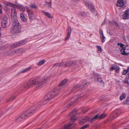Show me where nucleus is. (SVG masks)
Instances as JSON below:
<instances>
[{
	"label": "nucleus",
	"instance_id": "1a4fd4ad",
	"mask_svg": "<svg viewBox=\"0 0 129 129\" xmlns=\"http://www.w3.org/2000/svg\"><path fill=\"white\" fill-rule=\"evenodd\" d=\"M76 124L74 123H70L69 124H65L61 129H73Z\"/></svg>",
	"mask_w": 129,
	"mask_h": 129
},
{
	"label": "nucleus",
	"instance_id": "13d9d810",
	"mask_svg": "<svg viewBox=\"0 0 129 129\" xmlns=\"http://www.w3.org/2000/svg\"><path fill=\"white\" fill-rule=\"evenodd\" d=\"M6 5H8V4H6Z\"/></svg>",
	"mask_w": 129,
	"mask_h": 129
},
{
	"label": "nucleus",
	"instance_id": "4c0bfd02",
	"mask_svg": "<svg viewBox=\"0 0 129 129\" xmlns=\"http://www.w3.org/2000/svg\"><path fill=\"white\" fill-rule=\"evenodd\" d=\"M10 47L11 48H14L16 47L15 44L14 43L13 44L11 45L10 46Z\"/></svg>",
	"mask_w": 129,
	"mask_h": 129
},
{
	"label": "nucleus",
	"instance_id": "bb28decb",
	"mask_svg": "<svg viewBox=\"0 0 129 129\" xmlns=\"http://www.w3.org/2000/svg\"><path fill=\"white\" fill-rule=\"evenodd\" d=\"M16 15V12L15 8H13L12 9L11 16H14Z\"/></svg>",
	"mask_w": 129,
	"mask_h": 129
},
{
	"label": "nucleus",
	"instance_id": "0eeeda50",
	"mask_svg": "<svg viewBox=\"0 0 129 129\" xmlns=\"http://www.w3.org/2000/svg\"><path fill=\"white\" fill-rule=\"evenodd\" d=\"M8 22V18L7 16L4 15L2 18V26L3 28H5Z\"/></svg>",
	"mask_w": 129,
	"mask_h": 129
},
{
	"label": "nucleus",
	"instance_id": "412c9836",
	"mask_svg": "<svg viewBox=\"0 0 129 129\" xmlns=\"http://www.w3.org/2000/svg\"><path fill=\"white\" fill-rule=\"evenodd\" d=\"M68 31V32L67 34V37L65 39V41H66L70 37L71 32V27H69Z\"/></svg>",
	"mask_w": 129,
	"mask_h": 129
},
{
	"label": "nucleus",
	"instance_id": "4be33fe9",
	"mask_svg": "<svg viewBox=\"0 0 129 129\" xmlns=\"http://www.w3.org/2000/svg\"><path fill=\"white\" fill-rule=\"evenodd\" d=\"M68 80L67 79H66L64 80H63L62 81L59 83L58 85V86L60 87L64 85L65 84H66L67 83Z\"/></svg>",
	"mask_w": 129,
	"mask_h": 129
},
{
	"label": "nucleus",
	"instance_id": "b1692460",
	"mask_svg": "<svg viewBox=\"0 0 129 129\" xmlns=\"http://www.w3.org/2000/svg\"><path fill=\"white\" fill-rule=\"evenodd\" d=\"M42 12L47 17L49 18H52V16L51 15L50 13H49L45 12L44 11H42Z\"/></svg>",
	"mask_w": 129,
	"mask_h": 129
},
{
	"label": "nucleus",
	"instance_id": "7c9ffc66",
	"mask_svg": "<svg viewBox=\"0 0 129 129\" xmlns=\"http://www.w3.org/2000/svg\"><path fill=\"white\" fill-rule=\"evenodd\" d=\"M46 61L44 59L41 60L38 62V65L39 66H40L44 63L46 62Z\"/></svg>",
	"mask_w": 129,
	"mask_h": 129
},
{
	"label": "nucleus",
	"instance_id": "ea45409f",
	"mask_svg": "<svg viewBox=\"0 0 129 129\" xmlns=\"http://www.w3.org/2000/svg\"><path fill=\"white\" fill-rule=\"evenodd\" d=\"M89 126V125L88 124H86V125L84 126H82V127H81L80 129H84L85 128H86L87 127Z\"/></svg>",
	"mask_w": 129,
	"mask_h": 129
},
{
	"label": "nucleus",
	"instance_id": "a18cd8bd",
	"mask_svg": "<svg viewBox=\"0 0 129 129\" xmlns=\"http://www.w3.org/2000/svg\"><path fill=\"white\" fill-rule=\"evenodd\" d=\"M115 67L112 66V67L110 68V71H112L113 70H115Z\"/></svg>",
	"mask_w": 129,
	"mask_h": 129
},
{
	"label": "nucleus",
	"instance_id": "dca6fc26",
	"mask_svg": "<svg viewBox=\"0 0 129 129\" xmlns=\"http://www.w3.org/2000/svg\"><path fill=\"white\" fill-rule=\"evenodd\" d=\"M64 62H63L56 63L53 65L52 68H55L58 67H60L61 66H64Z\"/></svg>",
	"mask_w": 129,
	"mask_h": 129
},
{
	"label": "nucleus",
	"instance_id": "c03bdc74",
	"mask_svg": "<svg viewBox=\"0 0 129 129\" xmlns=\"http://www.w3.org/2000/svg\"><path fill=\"white\" fill-rule=\"evenodd\" d=\"M117 45L118 46L120 45V47L121 48L122 47H123V46H124L125 45L124 44H121V43H118L117 44Z\"/></svg>",
	"mask_w": 129,
	"mask_h": 129
},
{
	"label": "nucleus",
	"instance_id": "aec40b11",
	"mask_svg": "<svg viewBox=\"0 0 129 129\" xmlns=\"http://www.w3.org/2000/svg\"><path fill=\"white\" fill-rule=\"evenodd\" d=\"M94 80L96 81H99L102 83L103 82L102 78L98 74H97L95 76Z\"/></svg>",
	"mask_w": 129,
	"mask_h": 129
},
{
	"label": "nucleus",
	"instance_id": "9d476101",
	"mask_svg": "<svg viewBox=\"0 0 129 129\" xmlns=\"http://www.w3.org/2000/svg\"><path fill=\"white\" fill-rule=\"evenodd\" d=\"M76 63L77 62L75 61H68L65 63H64V66L68 67L73 65L75 66L76 64Z\"/></svg>",
	"mask_w": 129,
	"mask_h": 129
},
{
	"label": "nucleus",
	"instance_id": "72a5a7b5",
	"mask_svg": "<svg viewBox=\"0 0 129 129\" xmlns=\"http://www.w3.org/2000/svg\"><path fill=\"white\" fill-rule=\"evenodd\" d=\"M7 48V47L6 46H0V51L6 50Z\"/></svg>",
	"mask_w": 129,
	"mask_h": 129
},
{
	"label": "nucleus",
	"instance_id": "4d7b16f0",
	"mask_svg": "<svg viewBox=\"0 0 129 129\" xmlns=\"http://www.w3.org/2000/svg\"><path fill=\"white\" fill-rule=\"evenodd\" d=\"M110 119L109 120H110ZM107 120H108V119H107Z\"/></svg>",
	"mask_w": 129,
	"mask_h": 129
},
{
	"label": "nucleus",
	"instance_id": "bf43d9fd",
	"mask_svg": "<svg viewBox=\"0 0 129 129\" xmlns=\"http://www.w3.org/2000/svg\"><path fill=\"white\" fill-rule=\"evenodd\" d=\"M113 119H112V120H111V121L112 120H113Z\"/></svg>",
	"mask_w": 129,
	"mask_h": 129
},
{
	"label": "nucleus",
	"instance_id": "f704fd0d",
	"mask_svg": "<svg viewBox=\"0 0 129 129\" xmlns=\"http://www.w3.org/2000/svg\"><path fill=\"white\" fill-rule=\"evenodd\" d=\"M115 69L116 72L117 73H118L120 70V68L119 67L117 66H115Z\"/></svg>",
	"mask_w": 129,
	"mask_h": 129
},
{
	"label": "nucleus",
	"instance_id": "09e8293b",
	"mask_svg": "<svg viewBox=\"0 0 129 129\" xmlns=\"http://www.w3.org/2000/svg\"><path fill=\"white\" fill-rule=\"evenodd\" d=\"M3 114V112L1 111H0V117H1V116Z\"/></svg>",
	"mask_w": 129,
	"mask_h": 129
},
{
	"label": "nucleus",
	"instance_id": "7ed1b4c3",
	"mask_svg": "<svg viewBox=\"0 0 129 129\" xmlns=\"http://www.w3.org/2000/svg\"><path fill=\"white\" fill-rule=\"evenodd\" d=\"M20 25L17 20L13 21L12 28L11 32L12 34L16 35H18L21 33Z\"/></svg>",
	"mask_w": 129,
	"mask_h": 129
},
{
	"label": "nucleus",
	"instance_id": "c756f323",
	"mask_svg": "<svg viewBox=\"0 0 129 129\" xmlns=\"http://www.w3.org/2000/svg\"><path fill=\"white\" fill-rule=\"evenodd\" d=\"M106 116V115L104 113H103L101 114L100 116H99V119H102L105 117Z\"/></svg>",
	"mask_w": 129,
	"mask_h": 129
},
{
	"label": "nucleus",
	"instance_id": "5fc2aeb1",
	"mask_svg": "<svg viewBox=\"0 0 129 129\" xmlns=\"http://www.w3.org/2000/svg\"><path fill=\"white\" fill-rule=\"evenodd\" d=\"M14 51H12L11 50H10V53H11V52H12L13 53L14 52Z\"/></svg>",
	"mask_w": 129,
	"mask_h": 129
},
{
	"label": "nucleus",
	"instance_id": "2eb2a0df",
	"mask_svg": "<svg viewBox=\"0 0 129 129\" xmlns=\"http://www.w3.org/2000/svg\"><path fill=\"white\" fill-rule=\"evenodd\" d=\"M27 41L26 40H23L19 41L15 43L16 47H18L22 44H24L26 43Z\"/></svg>",
	"mask_w": 129,
	"mask_h": 129
},
{
	"label": "nucleus",
	"instance_id": "2f4dec72",
	"mask_svg": "<svg viewBox=\"0 0 129 129\" xmlns=\"http://www.w3.org/2000/svg\"><path fill=\"white\" fill-rule=\"evenodd\" d=\"M125 94L124 93H123L120 96V99L121 101L125 98Z\"/></svg>",
	"mask_w": 129,
	"mask_h": 129
},
{
	"label": "nucleus",
	"instance_id": "6e6d98bb",
	"mask_svg": "<svg viewBox=\"0 0 129 129\" xmlns=\"http://www.w3.org/2000/svg\"><path fill=\"white\" fill-rule=\"evenodd\" d=\"M0 8H2V5L1 4H0Z\"/></svg>",
	"mask_w": 129,
	"mask_h": 129
},
{
	"label": "nucleus",
	"instance_id": "5701e85b",
	"mask_svg": "<svg viewBox=\"0 0 129 129\" xmlns=\"http://www.w3.org/2000/svg\"><path fill=\"white\" fill-rule=\"evenodd\" d=\"M20 17L22 21L24 22H26L27 21V19L24 16V15L23 13H21L20 14Z\"/></svg>",
	"mask_w": 129,
	"mask_h": 129
},
{
	"label": "nucleus",
	"instance_id": "423d86ee",
	"mask_svg": "<svg viewBox=\"0 0 129 129\" xmlns=\"http://www.w3.org/2000/svg\"><path fill=\"white\" fill-rule=\"evenodd\" d=\"M89 83H87L85 81L83 82L81 85H77L75 86L72 89V91H74L78 89L81 90H82L85 89V87H87L89 84Z\"/></svg>",
	"mask_w": 129,
	"mask_h": 129
},
{
	"label": "nucleus",
	"instance_id": "cd10ccee",
	"mask_svg": "<svg viewBox=\"0 0 129 129\" xmlns=\"http://www.w3.org/2000/svg\"><path fill=\"white\" fill-rule=\"evenodd\" d=\"M22 119L21 118V117L20 115L15 119V121L16 122H18L22 121Z\"/></svg>",
	"mask_w": 129,
	"mask_h": 129
},
{
	"label": "nucleus",
	"instance_id": "39448f33",
	"mask_svg": "<svg viewBox=\"0 0 129 129\" xmlns=\"http://www.w3.org/2000/svg\"><path fill=\"white\" fill-rule=\"evenodd\" d=\"M81 99V96H76L72 98L71 100H70L65 104V109H66L70 107L73 104H75V103L77 101H79Z\"/></svg>",
	"mask_w": 129,
	"mask_h": 129
},
{
	"label": "nucleus",
	"instance_id": "c85d7f7f",
	"mask_svg": "<svg viewBox=\"0 0 129 129\" xmlns=\"http://www.w3.org/2000/svg\"><path fill=\"white\" fill-rule=\"evenodd\" d=\"M23 51V50L21 48L18 49L16 51H14V52L15 53H21Z\"/></svg>",
	"mask_w": 129,
	"mask_h": 129
},
{
	"label": "nucleus",
	"instance_id": "79ce46f5",
	"mask_svg": "<svg viewBox=\"0 0 129 129\" xmlns=\"http://www.w3.org/2000/svg\"><path fill=\"white\" fill-rule=\"evenodd\" d=\"M125 103L126 104L129 105V96L125 101Z\"/></svg>",
	"mask_w": 129,
	"mask_h": 129
},
{
	"label": "nucleus",
	"instance_id": "a211bd4d",
	"mask_svg": "<svg viewBox=\"0 0 129 129\" xmlns=\"http://www.w3.org/2000/svg\"><path fill=\"white\" fill-rule=\"evenodd\" d=\"M124 4V0H119L117 1L116 3L117 6L119 7H122Z\"/></svg>",
	"mask_w": 129,
	"mask_h": 129
},
{
	"label": "nucleus",
	"instance_id": "473e14b6",
	"mask_svg": "<svg viewBox=\"0 0 129 129\" xmlns=\"http://www.w3.org/2000/svg\"><path fill=\"white\" fill-rule=\"evenodd\" d=\"M51 5H52L51 2H48V3L47 2V4H44V5L45 6H49V7H48V8H50L51 7Z\"/></svg>",
	"mask_w": 129,
	"mask_h": 129
},
{
	"label": "nucleus",
	"instance_id": "58836bf2",
	"mask_svg": "<svg viewBox=\"0 0 129 129\" xmlns=\"http://www.w3.org/2000/svg\"><path fill=\"white\" fill-rule=\"evenodd\" d=\"M97 46V48L98 49V50L99 51V52H101L102 50V49L101 46Z\"/></svg>",
	"mask_w": 129,
	"mask_h": 129
},
{
	"label": "nucleus",
	"instance_id": "6ab92c4d",
	"mask_svg": "<svg viewBox=\"0 0 129 129\" xmlns=\"http://www.w3.org/2000/svg\"><path fill=\"white\" fill-rule=\"evenodd\" d=\"M121 48L122 49L120 50V51L121 52V54L123 55H126L129 54V52H128L127 53L125 52V46H123V47H122Z\"/></svg>",
	"mask_w": 129,
	"mask_h": 129
},
{
	"label": "nucleus",
	"instance_id": "f8f14e48",
	"mask_svg": "<svg viewBox=\"0 0 129 129\" xmlns=\"http://www.w3.org/2000/svg\"><path fill=\"white\" fill-rule=\"evenodd\" d=\"M122 17L124 19H127L129 18V9L125 11L122 15Z\"/></svg>",
	"mask_w": 129,
	"mask_h": 129
},
{
	"label": "nucleus",
	"instance_id": "f03ea898",
	"mask_svg": "<svg viewBox=\"0 0 129 129\" xmlns=\"http://www.w3.org/2000/svg\"><path fill=\"white\" fill-rule=\"evenodd\" d=\"M41 102L38 103L34 106L30 108L26 111L21 113L20 115L21 118L23 120H24L31 116L34 113L37 109H39L41 107Z\"/></svg>",
	"mask_w": 129,
	"mask_h": 129
},
{
	"label": "nucleus",
	"instance_id": "8fccbe9b",
	"mask_svg": "<svg viewBox=\"0 0 129 129\" xmlns=\"http://www.w3.org/2000/svg\"><path fill=\"white\" fill-rule=\"evenodd\" d=\"M21 8L22 9V10H21L22 11H25V8L24 7H22V8Z\"/></svg>",
	"mask_w": 129,
	"mask_h": 129
},
{
	"label": "nucleus",
	"instance_id": "f257e3e1",
	"mask_svg": "<svg viewBox=\"0 0 129 129\" xmlns=\"http://www.w3.org/2000/svg\"><path fill=\"white\" fill-rule=\"evenodd\" d=\"M49 81V78L47 77H38L31 79L29 82L24 84L23 87L25 88H28L34 86L35 89L37 90L45 85Z\"/></svg>",
	"mask_w": 129,
	"mask_h": 129
},
{
	"label": "nucleus",
	"instance_id": "f3484780",
	"mask_svg": "<svg viewBox=\"0 0 129 129\" xmlns=\"http://www.w3.org/2000/svg\"><path fill=\"white\" fill-rule=\"evenodd\" d=\"M100 37L101 40L103 42H104L105 41V38L104 36L102 30L100 29Z\"/></svg>",
	"mask_w": 129,
	"mask_h": 129
},
{
	"label": "nucleus",
	"instance_id": "49530a36",
	"mask_svg": "<svg viewBox=\"0 0 129 129\" xmlns=\"http://www.w3.org/2000/svg\"><path fill=\"white\" fill-rule=\"evenodd\" d=\"M116 115L117 116V117L118 116V113H116L115 116H114L113 115V116H112V117H113V118H116V117H117L115 116H116Z\"/></svg>",
	"mask_w": 129,
	"mask_h": 129
},
{
	"label": "nucleus",
	"instance_id": "de8ad7c7",
	"mask_svg": "<svg viewBox=\"0 0 129 129\" xmlns=\"http://www.w3.org/2000/svg\"><path fill=\"white\" fill-rule=\"evenodd\" d=\"M16 96H14L11 99H10V100H14L16 98Z\"/></svg>",
	"mask_w": 129,
	"mask_h": 129
},
{
	"label": "nucleus",
	"instance_id": "603ef678",
	"mask_svg": "<svg viewBox=\"0 0 129 129\" xmlns=\"http://www.w3.org/2000/svg\"><path fill=\"white\" fill-rule=\"evenodd\" d=\"M2 12V9L1 8L0 9V14H1Z\"/></svg>",
	"mask_w": 129,
	"mask_h": 129
},
{
	"label": "nucleus",
	"instance_id": "37998d69",
	"mask_svg": "<svg viewBox=\"0 0 129 129\" xmlns=\"http://www.w3.org/2000/svg\"><path fill=\"white\" fill-rule=\"evenodd\" d=\"M123 82L124 83L126 84H127L128 85H129V83L128 82V81L126 79H125L123 81Z\"/></svg>",
	"mask_w": 129,
	"mask_h": 129
},
{
	"label": "nucleus",
	"instance_id": "ddd939ff",
	"mask_svg": "<svg viewBox=\"0 0 129 129\" xmlns=\"http://www.w3.org/2000/svg\"><path fill=\"white\" fill-rule=\"evenodd\" d=\"M27 11L29 19L31 20H33L34 19V16L33 12L29 9H27Z\"/></svg>",
	"mask_w": 129,
	"mask_h": 129
},
{
	"label": "nucleus",
	"instance_id": "a878e982",
	"mask_svg": "<svg viewBox=\"0 0 129 129\" xmlns=\"http://www.w3.org/2000/svg\"><path fill=\"white\" fill-rule=\"evenodd\" d=\"M31 67H29L27 68H25L23 70H22L21 72V73H25L26 72L30 70L31 69Z\"/></svg>",
	"mask_w": 129,
	"mask_h": 129
},
{
	"label": "nucleus",
	"instance_id": "3c124183",
	"mask_svg": "<svg viewBox=\"0 0 129 129\" xmlns=\"http://www.w3.org/2000/svg\"><path fill=\"white\" fill-rule=\"evenodd\" d=\"M106 19H105L104 21L103 22V23H102V25H104L105 24V23L106 22Z\"/></svg>",
	"mask_w": 129,
	"mask_h": 129
},
{
	"label": "nucleus",
	"instance_id": "393cba45",
	"mask_svg": "<svg viewBox=\"0 0 129 129\" xmlns=\"http://www.w3.org/2000/svg\"><path fill=\"white\" fill-rule=\"evenodd\" d=\"M97 119H99L98 114H96L93 117L91 118V119L90 121L91 122H92L93 121Z\"/></svg>",
	"mask_w": 129,
	"mask_h": 129
},
{
	"label": "nucleus",
	"instance_id": "e433bc0d",
	"mask_svg": "<svg viewBox=\"0 0 129 129\" xmlns=\"http://www.w3.org/2000/svg\"><path fill=\"white\" fill-rule=\"evenodd\" d=\"M129 68L127 70H124L123 72V75H124L126 74L128 71Z\"/></svg>",
	"mask_w": 129,
	"mask_h": 129
},
{
	"label": "nucleus",
	"instance_id": "a19ab883",
	"mask_svg": "<svg viewBox=\"0 0 129 129\" xmlns=\"http://www.w3.org/2000/svg\"><path fill=\"white\" fill-rule=\"evenodd\" d=\"M114 24L115 26L117 27L118 28H120V26L116 22H115L114 23Z\"/></svg>",
	"mask_w": 129,
	"mask_h": 129
},
{
	"label": "nucleus",
	"instance_id": "864d4df0",
	"mask_svg": "<svg viewBox=\"0 0 129 129\" xmlns=\"http://www.w3.org/2000/svg\"><path fill=\"white\" fill-rule=\"evenodd\" d=\"M74 2H77L79 0H72Z\"/></svg>",
	"mask_w": 129,
	"mask_h": 129
},
{
	"label": "nucleus",
	"instance_id": "6e6552de",
	"mask_svg": "<svg viewBox=\"0 0 129 129\" xmlns=\"http://www.w3.org/2000/svg\"><path fill=\"white\" fill-rule=\"evenodd\" d=\"M77 112V110L75 109L72 112L69 113V116H71V121L73 122L77 120L76 117V116Z\"/></svg>",
	"mask_w": 129,
	"mask_h": 129
},
{
	"label": "nucleus",
	"instance_id": "c9c22d12",
	"mask_svg": "<svg viewBox=\"0 0 129 129\" xmlns=\"http://www.w3.org/2000/svg\"><path fill=\"white\" fill-rule=\"evenodd\" d=\"M30 6L33 8L36 9L37 8V7L35 4H31Z\"/></svg>",
	"mask_w": 129,
	"mask_h": 129
},
{
	"label": "nucleus",
	"instance_id": "4468645a",
	"mask_svg": "<svg viewBox=\"0 0 129 129\" xmlns=\"http://www.w3.org/2000/svg\"><path fill=\"white\" fill-rule=\"evenodd\" d=\"M86 5L88 6L89 9L93 12H94L95 9L93 5H90L87 2H86L85 3Z\"/></svg>",
	"mask_w": 129,
	"mask_h": 129
},
{
	"label": "nucleus",
	"instance_id": "20e7f679",
	"mask_svg": "<svg viewBox=\"0 0 129 129\" xmlns=\"http://www.w3.org/2000/svg\"><path fill=\"white\" fill-rule=\"evenodd\" d=\"M60 89H55L54 90L50 91L45 95L44 98L46 100H50L54 97L56 96L60 91Z\"/></svg>",
	"mask_w": 129,
	"mask_h": 129
},
{
	"label": "nucleus",
	"instance_id": "9b49d317",
	"mask_svg": "<svg viewBox=\"0 0 129 129\" xmlns=\"http://www.w3.org/2000/svg\"><path fill=\"white\" fill-rule=\"evenodd\" d=\"M89 118L88 117H83L80 119L79 122L80 124L82 125L86 121H89Z\"/></svg>",
	"mask_w": 129,
	"mask_h": 129
}]
</instances>
